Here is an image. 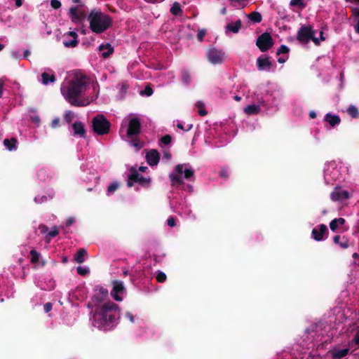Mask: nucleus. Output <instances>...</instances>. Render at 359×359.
<instances>
[{"instance_id":"1","label":"nucleus","mask_w":359,"mask_h":359,"mask_svg":"<svg viewBox=\"0 0 359 359\" xmlns=\"http://www.w3.org/2000/svg\"><path fill=\"white\" fill-rule=\"evenodd\" d=\"M87 87V76L82 73H76L67 86L61 87V93L71 105L85 107L90 103L88 98L82 97Z\"/></svg>"},{"instance_id":"2","label":"nucleus","mask_w":359,"mask_h":359,"mask_svg":"<svg viewBox=\"0 0 359 359\" xmlns=\"http://www.w3.org/2000/svg\"><path fill=\"white\" fill-rule=\"evenodd\" d=\"M118 318V306L115 303L109 302L95 305L93 325L100 330H110L115 326Z\"/></svg>"},{"instance_id":"3","label":"nucleus","mask_w":359,"mask_h":359,"mask_svg":"<svg viewBox=\"0 0 359 359\" xmlns=\"http://www.w3.org/2000/svg\"><path fill=\"white\" fill-rule=\"evenodd\" d=\"M90 30L98 34L104 33L112 26L113 19L100 11L92 10L88 16Z\"/></svg>"},{"instance_id":"4","label":"nucleus","mask_w":359,"mask_h":359,"mask_svg":"<svg viewBox=\"0 0 359 359\" xmlns=\"http://www.w3.org/2000/svg\"><path fill=\"white\" fill-rule=\"evenodd\" d=\"M111 128L110 122L102 114H97L92 119V129L99 135H107Z\"/></svg>"},{"instance_id":"5","label":"nucleus","mask_w":359,"mask_h":359,"mask_svg":"<svg viewBox=\"0 0 359 359\" xmlns=\"http://www.w3.org/2000/svg\"><path fill=\"white\" fill-rule=\"evenodd\" d=\"M130 175L128 177L127 186L128 187H132L135 183H138L141 186L148 188L150 187L151 184V178L150 177H144L141 175L138 171L132 168L130 170Z\"/></svg>"},{"instance_id":"6","label":"nucleus","mask_w":359,"mask_h":359,"mask_svg":"<svg viewBox=\"0 0 359 359\" xmlns=\"http://www.w3.org/2000/svg\"><path fill=\"white\" fill-rule=\"evenodd\" d=\"M312 34H316L312 26L302 25L297 33V40L302 44H307L312 39Z\"/></svg>"},{"instance_id":"7","label":"nucleus","mask_w":359,"mask_h":359,"mask_svg":"<svg viewBox=\"0 0 359 359\" xmlns=\"http://www.w3.org/2000/svg\"><path fill=\"white\" fill-rule=\"evenodd\" d=\"M273 40L271 34L264 32L258 36L256 41V46L262 52H266L271 49L273 46Z\"/></svg>"},{"instance_id":"8","label":"nucleus","mask_w":359,"mask_h":359,"mask_svg":"<svg viewBox=\"0 0 359 359\" xmlns=\"http://www.w3.org/2000/svg\"><path fill=\"white\" fill-rule=\"evenodd\" d=\"M142 123L139 118L133 117L129 120L126 135L128 138L138 136L141 133Z\"/></svg>"},{"instance_id":"9","label":"nucleus","mask_w":359,"mask_h":359,"mask_svg":"<svg viewBox=\"0 0 359 359\" xmlns=\"http://www.w3.org/2000/svg\"><path fill=\"white\" fill-rule=\"evenodd\" d=\"M208 60L214 65L221 64L224 61V53L215 48H210L207 53Z\"/></svg>"},{"instance_id":"10","label":"nucleus","mask_w":359,"mask_h":359,"mask_svg":"<svg viewBox=\"0 0 359 359\" xmlns=\"http://www.w3.org/2000/svg\"><path fill=\"white\" fill-rule=\"evenodd\" d=\"M113 288L111 291V295L112 297L118 302L122 301L123 298L121 294L125 290L123 283L121 280H113L112 281Z\"/></svg>"},{"instance_id":"11","label":"nucleus","mask_w":359,"mask_h":359,"mask_svg":"<svg viewBox=\"0 0 359 359\" xmlns=\"http://www.w3.org/2000/svg\"><path fill=\"white\" fill-rule=\"evenodd\" d=\"M108 294L109 292L107 288L100 285L96 286L95 289V294L92 297L93 303H94L95 305L100 304L108 296Z\"/></svg>"},{"instance_id":"12","label":"nucleus","mask_w":359,"mask_h":359,"mask_svg":"<svg viewBox=\"0 0 359 359\" xmlns=\"http://www.w3.org/2000/svg\"><path fill=\"white\" fill-rule=\"evenodd\" d=\"M328 233L325 224H320L318 227L313 228L311 231L312 238L316 241H321L325 239L324 235Z\"/></svg>"},{"instance_id":"13","label":"nucleus","mask_w":359,"mask_h":359,"mask_svg":"<svg viewBox=\"0 0 359 359\" xmlns=\"http://www.w3.org/2000/svg\"><path fill=\"white\" fill-rule=\"evenodd\" d=\"M349 198V193L346 190H341L340 188H335L330 194V199L332 201H340L346 200Z\"/></svg>"},{"instance_id":"14","label":"nucleus","mask_w":359,"mask_h":359,"mask_svg":"<svg viewBox=\"0 0 359 359\" xmlns=\"http://www.w3.org/2000/svg\"><path fill=\"white\" fill-rule=\"evenodd\" d=\"M257 66L259 71H267L269 72L272 66V63L270 61V57H259L257 59Z\"/></svg>"},{"instance_id":"15","label":"nucleus","mask_w":359,"mask_h":359,"mask_svg":"<svg viewBox=\"0 0 359 359\" xmlns=\"http://www.w3.org/2000/svg\"><path fill=\"white\" fill-rule=\"evenodd\" d=\"M146 159L149 165H156L160 160V154L156 149H151L147 153Z\"/></svg>"},{"instance_id":"16","label":"nucleus","mask_w":359,"mask_h":359,"mask_svg":"<svg viewBox=\"0 0 359 359\" xmlns=\"http://www.w3.org/2000/svg\"><path fill=\"white\" fill-rule=\"evenodd\" d=\"M72 129L74 131V136H79L83 138L86 137V130L83 123L81 121H75L72 124Z\"/></svg>"},{"instance_id":"17","label":"nucleus","mask_w":359,"mask_h":359,"mask_svg":"<svg viewBox=\"0 0 359 359\" xmlns=\"http://www.w3.org/2000/svg\"><path fill=\"white\" fill-rule=\"evenodd\" d=\"M99 50L102 52V56L104 58H107L114 53V48L110 43L101 44L98 48Z\"/></svg>"},{"instance_id":"18","label":"nucleus","mask_w":359,"mask_h":359,"mask_svg":"<svg viewBox=\"0 0 359 359\" xmlns=\"http://www.w3.org/2000/svg\"><path fill=\"white\" fill-rule=\"evenodd\" d=\"M324 120L327 122L329 123V124L334 127L337 125H339L341 122V118L339 116L337 115H332L330 113L327 114L325 116V118Z\"/></svg>"},{"instance_id":"19","label":"nucleus","mask_w":359,"mask_h":359,"mask_svg":"<svg viewBox=\"0 0 359 359\" xmlns=\"http://www.w3.org/2000/svg\"><path fill=\"white\" fill-rule=\"evenodd\" d=\"M242 26L241 20H236L234 23H229L226 26V32H232L233 33H238Z\"/></svg>"},{"instance_id":"20","label":"nucleus","mask_w":359,"mask_h":359,"mask_svg":"<svg viewBox=\"0 0 359 359\" xmlns=\"http://www.w3.org/2000/svg\"><path fill=\"white\" fill-rule=\"evenodd\" d=\"M86 255L87 251L84 248H80L74 255V260L78 264H81L85 262Z\"/></svg>"},{"instance_id":"21","label":"nucleus","mask_w":359,"mask_h":359,"mask_svg":"<svg viewBox=\"0 0 359 359\" xmlns=\"http://www.w3.org/2000/svg\"><path fill=\"white\" fill-rule=\"evenodd\" d=\"M260 111V107L256 104H250L244 108V112L248 115H257Z\"/></svg>"},{"instance_id":"22","label":"nucleus","mask_w":359,"mask_h":359,"mask_svg":"<svg viewBox=\"0 0 359 359\" xmlns=\"http://www.w3.org/2000/svg\"><path fill=\"white\" fill-rule=\"evenodd\" d=\"M345 224V219L342 217L335 218L330 223V228L332 231H336L339 226H342Z\"/></svg>"},{"instance_id":"23","label":"nucleus","mask_w":359,"mask_h":359,"mask_svg":"<svg viewBox=\"0 0 359 359\" xmlns=\"http://www.w3.org/2000/svg\"><path fill=\"white\" fill-rule=\"evenodd\" d=\"M348 352V348L334 350L332 352V357L333 359H341L347 355Z\"/></svg>"},{"instance_id":"24","label":"nucleus","mask_w":359,"mask_h":359,"mask_svg":"<svg viewBox=\"0 0 359 359\" xmlns=\"http://www.w3.org/2000/svg\"><path fill=\"white\" fill-rule=\"evenodd\" d=\"M69 15L72 18V21L74 22H78L82 19V16L81 14H79L77 6L70 8Z\"/></svg>"},{"instance_id":"25","label":"nucleus","mask_w":359,"mask_h":359,"mask_svg":"<svg viewBox=\"0 0 359 359\" xmlns=\"http://www.w3.org/2000/svg\"><path fill=\"white\" fill-rule=\"evenodd\" d=\"M17 140L15 137L11 139H5L4 140V145L9 150L16 149Z\"/></svg>"},{"instance_id":"26","label":"nucleus","mask_w":359,"mask_h":359,"mask_svg":"<svg viewBox=\"0 0 359 359\" xmlns=\"http://www.w3.org/2000/svg\"><path fill=\"white\" fill-rule=\"evenodd\" d=\"M170 13L175 16H181L182 15V10L178 2H175L170 10Z\"/></svg>"},{"instance_id":"27","label":"nucleus","mask_w":359,"mask_h":359,"mask_svg":"<svg viewBox=\"0 0 359 359\" xmlns=\"http://www.w3.org/2000/svg\"><path fill=\"white\" fill-rule=\"evenodd\" d=\"M248 18L253 22V23H259L262 20V17L260 13L257 11H253L250 13Z\"/></svg>"},{"instance_id":"28","label":"nucleus","mask_w":359,"mask_h":359,"mask_svg":"<svg viewBox=\"0 0 359 359\" xmlns=\"http://www.w3.org/2000/svg\"><path fill=\"white\" fill-rule=\"evenodd\" d=\"M169 178L171 181L172 186L181 185L183 184V180L182 179L181 176L179 175L171 173L169 175Z\"/></svg>"},{"instance_id":"29","label":"nucleus","mask_w":359,"mask_h":359,"mask_svg":"<svg viewBox=\"0 0 359 359\" xmlns=\"http://www.w3.org/2000/svg\"><path fill=\"white\" fill-rule=\"evenodd\" d=\"M130 139V144L134 147L137 151L140 150L143 147V143L140 141V140L137 137V136H135Z\"/></svg>"},{"instance_id":"30","label":"nucleus","mask_w":359,"mask_h":359,"mask_svg":"<svg viewBox=\"0 0 359 359\" xmlns=\"http://www.w3.org/2000/svg\"><path fill=\"white\" fill-rule=\"evenodd\" d=\"M348 114L353 118H356L359 117V111L354 105H351L347 109Z\"/></svg>"},{"instance_id":"31","label":"nucleus","mask_w":359,"mask_h":359,"mask_svg":"<svg viewBox=\"0 0 359 359\" xmlns=\"http://www.w3.org/2000/svg\"><path fill=\"white\" fill-rule=\"evenodd\" d=\"M182 81L185 85H189L191 82V75L187 70H182Z\"/></svg>"},{"instance_id":"32","label":"nucleus","mask_w":359,"mask_h":359,"mask_svg":"<svg viewBox=\"0 0 359 359\" xmlns=\"http://www.w3.org/2000/svg\"><path fill=\"white\" fill-rule=\"evenodd\" d=\"M30 261L33 264H37L39 261L40 254L35 250H32L29 252Z\"/></svg>"},{"instance_id":"33","label":"nucleus","mask_w":359,"mask_h":359,"mask_svg":"<svg viewBox=\"0 0 359 359\" xmlns=\"http://www.w3.org/2000/svg\"><path fill=\"white\" fill-rule=\"evenodd\" d=\"M196 107L198 109V114L201 116L207 115L208 111L205 109V104L202 102H198L196 103Z\"/></svg>"},{"instance_id":"34","label":"nucleus","mask_w":359,"mask_h":359,"mask_svg":"<svg viewBox=\"0 0 359 359\" xmlns=\"http://www.w3.org/2000/svg\"><path fill=\"white\" fill-rule=\"evenodd\" d=\"M63 44L65 47L69 48V47H76L78 44V41L76 39H72L70 40H66L65 39L63 41Z\"/></svg>"},{"instance_id":"35","label":"nucleus","mask_w":359,"mask_h":359,"mask_svg":"<svg viewBox=\"0 0 359 359\" xmlns=\"http://www.w3.org/2000/svg\"><path fill=\"white\" fill-rule=\"evenodd\" d=\"M290 6H299L302 8H305L306 4L304 2V0H291L290 2Z\"/></svg>"},{"instance_id":"36","label":"nucleus","mask_w":359,"mask_h":359,"mask_svg":"<svg viewBox=\"0 0 359 359\" xmlns=\"http://www.w3.org/2000/svg\"><path fill=\"white\" fill-rule=\"evenodd\" d=\"M119 187V184L118 182H113L109 184L107 187V193L108 194H111L114 191H116Z\"/></svg>"},{"instance_id":"37","label":"nucleus","mask_w":359,"mask_h":359,"mask_svg":"<svg viewBox=\"0 0 359 359\" xmlns=\"http://www.w3.org/2000/svg\"><path fill=\"white\" fill-rule=\"evenodd\" d=\"M166 275L162 271H158L156 274V278L158 283H163L166 280Z\"/></svg>"},{"instance_id":"38","label":"nucleus","mask_w":359,"mask_h":359,"mask_svg":"<svg viewBox=\"0 0 359 359\" xmlns=\"http://www.w3.org/2000/svg\"><path fill=\"white\" fill-rule=\"evenodd\" d=\"M172 141V137L170 135H165L161 139V142L164 145L169 144Z\"/></svg>"},{"instance_id":"39","label":"nucleus","mask_w":359,"mask_h":359,"mask_svg":"<svg viewBox=\"0 0 359 359\" xmlns=\"http://www.w3.org/2000/svg\"><path fill=\"white\" fill-rule=\"evenodd\" d=\"M290 51V49L289 48L285 46V45H281L279 48V49L278 50L276 54L278 55H280V54H285V53H288Z\"/></svg>"},{"instance_id":"40","label":"nucleus","mask_w":359,"mask_h":359,"mask_svg":"<svg viewBox=\"0 0 359 359\" xmlns=\"http://www.w3.org/2000/svg\"><path fill=\"white\" fill-rule=\"evenodd\" d=\"M194 175V172L193 170L187 168L184 171V176L186 180H189Z\"/></svg>"},{"instance_id":"41","label":"nucleus","mask_w":359,"mask_h":359,"mask_svg":"<svg viewBox=\"0 0 359 359\" xmlns=\"http://www.w3.org/2000/svg\"><path fill=\"white\" fill-rule=\"evenodd\" d=\"M58 233H59V230H58L57 227L54 226L53 228V230H51L47 233L46 237L49 236L50 238H53V237H55ZM48 241H46V243Z\"/></svg>"},{"instance_id":"42","label":"nucleus","mask_w":359,"mask_h":359,"mask_svg":"<svg viewBox=\"0 0 359 359\" xmlns=\"http://www.w3.org/2000/svg\"><path fill=\"white\" fill-rule=\"evenodd\" d=\"M48 72H46V84H48L49 82H54L55 81V77L53 74H50L49 72H51L52 70L48 69Z\"/></svg>"},{"instance_id":"43","label":"nucleus","mask_w":359,"mask_h":359,"mask_svg":"<svg viewBox=\"0 0 359 359\" xmlns=\"http://www.w3.org/2000/svg\"><path fill=\"white\" fill-rule=\"evenodd\" d=\"M153 89L149 86H147L144 90L141 91V95L151 96L153 94Z\"/></svg>"},{"instance_id":"44","label":"nucleus","mask_w":359,"mask_h":359,"mask_svg":"<svg viewBox=\"0 0 359 359\" xmlns=\"http://www.w3.org/2000/svg\"><path fill=\"white\" fill-rule=\"evenodd\" d=\"M73 117V113L71 111H68L66 112L64 118L67 123H69L72 121Z\"/></svg>"},{"instance_id":"45","label":"nucleus","mask_w":359,"mask_h":359,"mask_svg":"<svg viewBox=\"0 0 359 359\" xmlns=\"http://www.w3.org/2000/svg\"><path fill=\"white\" fill-rule=\"evenodd\" d=\"M77 273L81 276H85L89 272V269L87 268H83L81 266H78L76 269Z\"/></svg>"},{"instance_id":"46","label":"nucleus","mask_w":359,"mask_h":359,"mask_svg":"<svg viewBox=\"0 0 359 359\" xmlns=\"http://www.w3.org/2000/svg\"><path fill=\"white\" fill-rule=\"evenodd\" d=\"M50 6L54 9H58L61 7L62 4L59 0H51Z\"/></svg>"},{"instance_id":"47","label":"nucleus","mask_w":359,"mask_h":359,"mask_svg":"<svg viewBox=\"0 0 359 359\" xmlns=\"http://www.w3.org/2000/svg\"><path fill=\"white\" fill-rule=\"evenodd\" d=\"M206 34V31L205 29H199L197 33V39L198 41H202L203 38Z\"/></svg>"},{"instance_id":"48","label":"nucleus","mask_w":359,"mask_h":359,"mask_svg":"<svg viewBox=\"0 0 359 359\" xmlns=\"http://www.w3.org/2000/svg\"><path fill=\"white\" fill-rule=\"evenodd\" d=\"M60 120L59 118H55L53 119L50 123V126L53 128H57L60 126Z\"/></svg>"},{"instance_id":"49","label":"nucleus","mask_w":359,"mask_h":359,"mask_svg":"<svg viewBox=\"0 0 359 359\" xmlns=\"http://www.w3.org/2000/svg\"><path fill=\"white\" fill-rule=\"evenodd\" d=\"M184 165L183 164H178L175 166V170L177 172L179 175H182L184 173L183 170Z\"/></svg>"},{"instance_id":"50","label":"nucleus","mask_w":359,"mask_h":359,"mask_svg":"<svg viewBox=\"0 0 359 359\" xmlns=\"http://www.w3.org/2000/svg\"><path fill=\"white\" fill-rule=\"evenodd\" d=\"M167 224L169 226H171V227H173L176 225V223H175V217H170L168 219H167Z\"/></svg>"},{"instance_id":"51","label":"nucleus","mask_w":359,"mask_h":359,"mask_svg":"<svg viewBox=\"0 0 359 359\" xmlns=\"http://www.w3.org/2000/svg\"><path fill=\"white\" fill-rule=\"evenodd\" d=\"M219 176L227 179L229 177V172L226 169L222 168L219 172Z\"/></svg>"},{"instance_id":"52","label":"nucleus","mask_w":359,"mask_h":359,"mask_svg":"<svg viewBox=\"0 0 359 359\" xmlns=\"http://www.w3.org/2000/svg\"><path fill=\"white\" fill-rule=\"evenodd\" d=\"M172 157V154L169 150H165L163 151V158L166 159L167 161H169Z\"/></svg>"},{"instance_id":"53","label":"nucleus","mask_w":359,"mask_h":359,"mask_svg":"<svg viewBox=\"0 0 359 359\" xmlns=\"http://www.w3.org/2000/svg\"><path fill=\"white\" fill-rule=\"evenodd\" d=\"M125 316L126 318H127L130 323H133L135 320H134V316L133 315V313L130 311H127L125 314Z\"/></svg>"},{"instance_id":"54","label":"nucleus","mask_w":359,"mask_h":359,"mask_svg":"<svg viewBox=\"0 0 359 359\" xmlns=\"http://www.w3.org/2000/svg\"><path fill=\"white\" fill-rule=\"evenodd\" d=\"M30 118L36 125H39L40 123V118L39 116L33 115L30 116Z\"/></svg>"},{"instance_id":"55","label":"nucleus","mask_w":359,"mask_h":359,"mask_svg":"<svg viewBox=\"0 0 359 359\" xmlns=\"http://www.w3.org/2000/svg\"><path fill=\"white\" fill-rule=\"evenodd\" d=\"M339 245L343 249H346V248H348V246H349L348 241L346 240L344 241V242H340V243Z\"/></svg>"},{"instance_id":"56","label":"nucleus","mask_w":359,"mask_h":359,"mask_svg":"<svg viewBox=\"0 0 359 359\" xmlns=\"http://www.w3.org/2000/svg\"><path fill=\"white\" fill-rule=\"evenodd\" d=\"M353 341L354 343L359 346V331H358L355 334V337H354V339H353Z\"/></svg>"},{"instance_id":"57","label":"nucleus","mask_w":359,"mask_h":359,"mask_svg":"<svg viewBox=\"0 0 359 359\" xmlns=\"http://www.w3.org/2000/svg\"><path fill=\"white\" fill-rule=\"evenodd\" d=\"M316 34H312V39H311V41H313V43L316 45V46H319L320 45V41L318 38H316L315 36Z\"/></svg>"},{"instance_id":"58","label":"nucleus","mask_w":359,"mask_h":359,"mask_svg":"<svg viewBox=\"0 0 359 359\" xmlns=\"http://www.w3.org/2000/svg\"><path fill=\"white\" fill-rule=\"evenodd\" d=\"M74 222H75V219L73 217H69L67 219V220L66 222V226H70Z\"/></svg>"},{"instance_id":"59","label":"nucleus","mask_w":359,"mask_h":359,"mask_svg":"<svg viewBox=\"0 0 359 359\" xmlns=\"http://www.w3.org/2000/svg\"><path fill=\"white\" fill-rule=\"evenodd\" d=\"M340 236L339 235H337V236H334V238H333V241L335 244H339L340 243Z\"/></svg>"},{"instance_id":"60","label":"nucleus","mask_w":359,"mask_h":359,"mask_svg":"<svg viewBox=\"0 0 359 359\" xmlns=\"http://www.w3.org/2000/svg\"><path fill=\"white\" fill-rule=\"evenodd\" d=\"M67 34H68V36H71L72 39H77L78 35L75 32H69Z\"/></svg>"},{"instance_id":"61","label":"nucleus","mask_w":359,"mask_h":359,"mask_svg":"<svg viewBox=\"0 0 359 359\" xmlns=\"http://www.w3.org/2000/svg\"><path fill=\"white\" fill-rule=\"evenodd\" d=\"M4 81L0 79V97H2V95H3V88H4Z\"/></svg>"},{"instance_id":"62","label":"nucleus","mask_w":359,"mask_h":359,"mask_svg":"<svg viewBox=\"0 0 359 359\" xmlns=\"http://www.w3.org/2000/svg\"><path fill=\"white\" fill-rule=\"evenodd\" d=\"M353 14L356 17H359V8H353Z\"/></svg>"},{"instance_id":"63","label":"nucleus","mask_w":359,"mask_h":359,"mask_svg":"<svg viewBox=\"0 0 359 359\" xmlns=\"http://www.w3.org/2000/svg\"><path fill=\"white\" fill-rule=\"evenodd\" d=\"M52 309V304L50 302L46 303V313L49 312Z\"/></svg>"},{"instance_id":"64","label":"nucleus","mask_w":359,"mask_h":359,"mask_svg":"<svg viewBox=\"0 0 359 359\" xmlns=\"http://www.w3.org/2000/svg\"><path fill=\"white\" fill-rule=\"evenodd\" d=\"M15 6L17 7H20L22 5V0H14Z\"/></svg>"}]
</instances>
